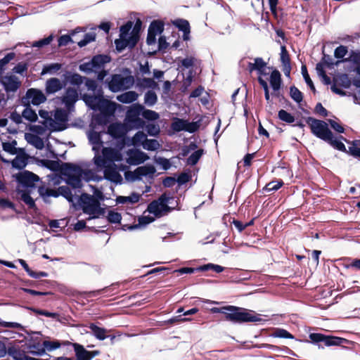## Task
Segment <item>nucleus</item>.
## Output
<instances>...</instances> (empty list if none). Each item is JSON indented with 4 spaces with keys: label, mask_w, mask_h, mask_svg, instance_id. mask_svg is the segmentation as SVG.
<instances>
[{
    "label": "nucleus",
    "mask_w": 360,
    "mask_h": 360,
    "mask_svg": "<svg viewBox=\"0 0 360 360\" xmlns=\"http://www.w3.org/2000/svg\"><path fill=\"white\" fill-rule=\"evenodd\" d=\"M225 319L233 323H242L246 322H262L264 321L261 315L253 311H249L245 308L233 305H227Z\"/></svg>",
    "instance_id": "nucleus-1"
},
{
    "label": "nucleus",
    "mask_w": 360,
    "mask_h": 360,
    "mask_svg": "<svg viewBox=\"0 0 360 360\" xmlns=\"http://www.w3.org/2000/svg\"><path fill=\"white\" fill-rule=\"evenodd\" d=\"M225 319L233 323H242L246 322H262L264 321L261 315L253 311H249L245 308L233 305H227Z\"/></svg>",
    "instance_id": "nucleus-2"
},
{
    "label": "nucleus",
    "mask_w": 360,
    "mask_h": 360,
    "mask_svg": "<svg viewBox=\"0 0 360 360\" xmlns=\"http://www.w3.org/2000/svg\"><path fill=\"white\" fill-rule=\"evenodd\" d=\"M61 174L65 176V182L74 189L82 187V177L85 174L84 170L78 165L69 162H63Z\"/></svg>",
    "instance_id": "nucleus-3"
},
{
    "label": "nucleus",
    "mask_w": 360,
    "mask_h": 360,
    "mask_svg": "<svg viewBox=\"0 0 360 360\" xmlns=\"http://www.w3.org/2000/svg\"><path fill=\"white\" fill-rule=\"evenodd\" d=\"M82 100L90 109L94 111L112 112L111 106L116 105L115 103L104 98L101 87L97 91L96 95L84 94L82 96Z\"/></svg>",
    "instance_id": "nucleus-4"
},
{
    "label": "nucleus",
    "mask_w": 360,
    "mask_h": 360,
    "mask_svg": "<svg viewBox=\"0 0 360 360\" xmlns=\"http://www.w3.org/2000/svg\"><path fill=\"white\" fill-rule=\"evenodd\" d=\"M38 193L41 198H42L44 202H48L49 197L58 198L60 195L64 197L68 202H74L75 200L78 202V197L76 193L72 194L70 188L68 186H59L57 190L45 188L44 186L38 187Z\"/></svg>",
    "instance_id": "nucleus-5"
},
{
    "label": "nucleus",
    "mask_w": 360,
    "mask_h": 360,
    "mask_svg": "<svg viewBox=\"0 0 360 360\" xmlns=\"http://www.w3.org/2000/svg\"><path fill=\"white\" fill-rule=\"evenodd\" d=\"M105 82L109 90L116 93L130 89L134 83V79L131 75L124 77L120 74H114L111 76L110 79L106 80Z\"/></svg>",
    "instance_id": "nucleus-6"
},
{
    "label": "nucleus",
    "mask_w": 360,
    "mask_h": 360,
    "mask_svg": "<svg viewBox=\"0 0 360 360\" xmlns=\"http://www.w3.org/2000/svg\"><path fill=\"white\" fill-rule=\"evenodd\" d=\"M307 122L310 124L311 133L316 137L327 141L333 138V133L328 129V124L321 120L309 117Z\"/></svg>",
    "instance_id": "nucleus-7"
},
{
    "label": "nucleus",
    "mask_w": 360,
    "mask_h": 360,
    "mask_svg": "<svg viewBox=\"0 0 360 360\" xmlns=\"http://www.w3.org/2000/svg\"><path fill=\"white\" fill-rule=\"evenodd\" d=\"M309 337L311 342L314 344L323 343V345L327 347L340 345L347 342V340L345 338L326 335L322 333H310Z\"/></svg>",
    "instance_id": "nucleus-8"
},
{
    "label": "nucleus",
    "mask_w": 360,
    "mask_h": 360,
    "mask_svg": "<svg viewBox=\"0 0 360 360\" xmlns=\"http://www.w3.org/2000/svg\"><path fill=\"white\" fill-rule=\"evenodd\" d=\"M68 110L57 108L54 112V120H49V125L55 131H63L66 129V123L68 121Z\"/></svg>",
    "instance_id": "nucleus-9"
},
{
    "label": "nucleus",
    "mask_w": 360,
    "mask_h": 360,
    "mask_svg": "<svg viewBox=\"0 0 360 360\" xmlns=\"http://www.w3.org/2000/svg\"><path fill=\"white\" fill-rule=\"evenodd\" d=\"M171 200H174V198L169 197L166 193H164L158 198V200H153L149 203L147 210L155 217H160L163 214V207L165 204L172 203Z\"/></svg>",
    "instance_id": "nucleus-10"
},
{
    "label": "nucleus",
    "mask_w": 360,
    "mask_h": 360,
    "mask_svg": "<svg viewBox=\"0 0 360 360\" xmlns=\"http://www.w3.org/2000/svg\"><path fill=\"white\" fill-rule=\"evenodd\" d=\"M15 179L19 184L27 188L26 190L35 188V184L40 180L39 176L27 170H23L17 174Z\"/></svg>",
    "instance_id": "nucleus-11"
},
{
    "label": "nucleus",
    "mask_w": 360,
    "mask_h": 360,
    "mask_svg": "<svg viewBox=\"0 0 360 360\" xmlns=\"http://www.w3.org/2000/svg\"><path fill=\"white\" fill-rule=\"evenodd\" d=\"M99 202L94 196L86 193H82L78 198V203L81 206L83 212L89 216L94 214V210L98 207Z\"/></svg>",
    "instance_id": "nucleus-12"
},
{
    "label": "nucleus",
    "mask_w": 360,
    "mask_h": 360,
    "mask_svg": "<svg viewBox=\"0 0 360 360\" xmlns=\"http://www.w3.org/2000/svg\"><path fill=\"white\" fill-rule=\"evenodd\" d=\"M46 100V97L42 91L31 88L29 89L24 96L22 98V102L23 104H29L32 103L34 105H39L43 103H44Z\"/></svg>",
    "instance_id": "nucleus-13"
},
{
    "label": "nucleus",
    "mask_w": 360,
    "mask_h": 360,
    "mask_svg": "<svg viewBox=\"0 0 360 360\" xmlns=\"http://www.w3.org/2000/svg\"><path fill=\"white\" fill-rule=\"evenodd\" d=\"M61 102L65 105L68 112L75 110V105L79 100V94L76 89L68 87L60 98Z\"/></svg>",
    "instance_id": "nucleus-14"
},
{
    "label": "nucleus",
    "mask_w": 360,
    "mask_h": 360,
    "mask_svg": "<svg viewBox=\"0 0 360 360\" xmlns=\"http://www.w3.org/2000/svg\"><path fill=\"white\" fill-rule=\"evenodd\" d=\"M0 82L7 94L17 91L21 84L18 78L15 75L1 77Z\"/></svg>",
    "instance_id": "nucleus-15"
},
{
    "label": "nucleus",
    "mask_w": 360,
    "mask_h": 360,
    "mask_svg": "<svg viewBox=\"0 0 360 360\" xmlns=\"http://www.w3.org/2000/svg\"><path fill=\"white\" fill-rule=\"evenodd\" d=\"M104 179L116 184H120L122 182L121 174L117 171L115 165H110L105 167L103 171Z\"/></svg>",
    "instance_id": "nucleus-16"
},
{
    "label": "nucleus",
    "mask_w": 360,
    "mask_h": 360,
    "mask_svg": "<svg viewBox=\"0 0 360 360\" xmlns=\"http://www.w3.org/2000/svg\"><path fill=\"white\" fill-rule=\"evenodd\" d=\"M65 86L63 81L61 82L58 78L51 77L48 79L45 84V91L47 95L54 94L60 91Z\"/></svg>",
    "instance_id": "nucleus-17"
},
{
    "label": "nucleus",
    "mask_w": 360,
    "mask_h": 360,
    "mask_svg": "<svg viewBox=\"0 0 360 360\" xmlns=\"http://www.w3.org/2000/svg\"><path fill=\"white\" fill-rule=\"evenodd\" d=\"M172 24L183 32V39L188 41L190 39L191 26L187 20L178 18L172 21Z\"/></svg>",
    "instance_id": "nucleus-18"
},
{
    "label": "nucleus",
    "mask_w": 360,
    "mask_h": 360,
    "mask_svg": "<svg viewBox=\"0 0 360 360\" xmlns=\"http://www.w3.org/2000/svg\"><path fill=\"white\" fill-rule=\"evenodd\" d=\"M63 83L65 85L67 82L74 86H80L84 81L85 77L81 76L78 73L65 71L63 75Z\"/></svg>",
    "instance_id": "nucleus-19"
},
{
    "label": "nucleus",
    "mask_w": 360,
    "mask_h": 360,
    "mask_svg": "<svg viewBox=\"0 0 360 360\" xmlns=\"http://www.w3.org/2000/svg\"><path fill=\"white\" fill-rule=\"evenodd\" d=\"M87 135L89 143L92 145V150L95 153H98L103 146L101 134L94 130H91L88 132Z\"/></svg>",
    "instance_id": "nucleus-20"
},
{
    "label": "nucleus",
    "mask_w": 360,
    "mask_h": 360,
    "mask_svg": "<svg viewBox=\"0 0 360 360\" xmlns=\"http://www.w3.org/2000/svg\"><path fill=\"white\" fill-rule=\"evenodd\" d=\"M144 110V106L139 103H135L131 105L126 112L125 121L127 123L133 121L139 117Z\"/></svg>",
    "instance_id": "nucleus-21"
},
{
    "label": "nucleus",
    "mask_w": 360,
    "mask_h": 360,
    "mask_svg": "<svg viewBox=\"0 0 360 360\" xmlns=\"http://www.w3.org/2000/svg\"><path fill=\"white\" fill-rule=\"evenodd\" d=\"M110 57L105 54H98L93 56L91 60L93 64V68L95 70V72L98 70L103 69L104 65L106 63H110Z\"/></svg>",
    "instance_id": "nucleus-22"
},
{
    "label": "nucleus",
    "mask_w": 360,
    "mask_h": 360,
    "mask_svg": "<svg viewBox=\"0 0 360 360\" xmlns=\"http://www.w3.org/2000/svg\"><path fill=\"white\" fill-rule=\"evenodd\" d=\"M89 328L91 330L93 335L100 340H103L105 338L110 337L111 343H112L114 339L115 338V337L113 335H107V330L103 328L97 326L95 323H91Z\"/></svg>",
    "instance_id": "nucleus-23"
},
{
    "label": "nucleus",
    "mask_w": 360,
    "mask_h": 360,
    "mask_svg": "<svg viewBox=\"0 0 360 360\" xmlns=\"http://www.w3.org/2000/svg\"><path fill=\"white\" fill-rule=\"evenodd\" d=\"M17 193L20 195V200L23 201L29 208L33 210L37 209L35 200L31 197L30 190H20L18 188Z\"/></svg>",
    "instance_id": "nucleus-24"
},
{
    "label": "nucleus",
    "mask_w": 360,
    "mask_h": 360,
    "mask_svg": "<svg viewBox=\"0 0 360 360\" xmlns=\"http://www.w3.org/2000/svg\"><path fill=\"white\" fill-rule=\"evenodd\" d=\"M7 354L14 360H24L26 354L18 345L10 342L8 345Z\"/></svg>",
    "instance_id": "nucleus-25"
},
{
    "label": "nucleus",
    "mask_w": 360,
    "mask_h": 360,
    "mask_svg": "<svg viewBox=\"0 0 360 360\" xmlns=\"http://www.w3.org/2000/svg\"><path fill=\"white\" fill-rule=\"evenodd\" d=\"M148 159V156L141 150L131 151L128 162L131 165H139Z\"/></svg>",
    "instance_id": "nucleus-26"
},
{
    "label": "nucleus",
    "mask_w": 360,
    "mask_h": 360,
    "mask_svg": "<svg viewBox=\"0 0 360 360\" xmlns=\"http://www.w3.org/2000/svg\"><path fill=\"white\" fill-rule=\"evenodd\" d=\"M108 134L115 139L121 138L125 133L124 126L121 123H113L108 127Z\"/></svg>",
    "instance_id": "nucleus-27"
},
{
    "label": "nucleus",
    "mask_w": 360,
    "mask_h": 360,
    "mask_svg": "<svg viewBox=\"0 0 360 360\" xmlns=\"http://www.w3.org/2000/svg\"><path fill=\"white\" fill-rule=\"evenodd\" d=\"M74 349L77 360H91L94 357V355L91 354V352L85 349L79 344H74Z\"/></svg>",
    "instance_id": "nucleus-28"
},
{
    "label": "nucleus",
    "mask_w": 360,
    "mask_h": 360,
    "mask_svg": "<svg viewBox=\"0 0 360 360\" xmlns=\"http://www.w3.org/2000/svg\"><path fill=\"white\" fill-rule=\"evenodd\" d=\"M139 94L134 91H129L117 96L116 99L122 103H131L138 99Z\"/></svg>",
    "instance_id": "nucleus-29"
},
{
    "label": "nucleus",
    "mask_w": 360,
    "mask_h": 360,
    "mask_svg": "<svg viewBox=\"0 0 360 360\" xmlns=\"http://www.w3.org/2000/svg\"><path fill=\"white\" fill-rule=\"evenodd\" d=\"M111 109L112 110V112H103L100 111L99 114L96 115L94 116L93 120L99 125H103L106 124L108 122V118L115 113V109H116V105L111 106Z\"/></svg>",
    "instance_id": "nucleus-30"
},
{
    "label": "nucleus",
    "mask_w": 360,
    "mask_h": 360,
    "mask_svg": "<svg viewBox=\"0 0 360 360\" xmlns=\"http://www.w3.org/2000/svg\"><path fill=\"white\" fill-rule=\"evenodd\" d=\"M348 62V59L335 60L330 55L323 53L321 63L327 67L328 69H333L335 66H338L341 63Z\"/></svg>",
    "instance_id": "nucleus-31"
},
{
    "label": "nucleus",
    "mask_w": 360,
    "mask_h": 360,
    "mask_svg": "<svg viewBox=\"0 0 360 360\" xmlns=\"http://www.w3.org/2000/svg\"><path fill=\"white\" fill-rule=\"evenodd\" d=\"M25 136L27 143L34 146L37 149L41 150L44 148V142L40 136L32 134H26Z\"/></svg>",
    "instance_id": "nucleus-32"
},
{
    "label": "nucleus",
    "mask_w": 360,
    "mask_h": 360,
    "mask_svg": "<svg viewBox=\"0 0 360 360\" xmlns=\"http://www.w3.org/2000/svg\"><path fill=\"white\" fill-rule=\"evenodd\" d=\"M282 83L281 75L278 70H274L270 75V84L274 91L280 89Z\"/></svg>",
    "instance_id": "nucleus-33"
},
{
    "label": "nucleus",
    "mask_w": 360,
    "mask_h": 360,
    "mask_svg": "<svg viewBox=\"0 0 360 360\" xmlns=\"http://www.w3.org/2000/svg\"><path fill=\"white\" fill-rule=\"evenodd\" d=\"M338 139H335L334 136H333V138H331L330 140H328L326 142H328L334 148L342 152L347 153L348 150H347L345 144L342 142V140L347 143L349 142L347 141V139L344 138L342 136H340Z\"/></svg>",
    "instance_id": "nucleus-34"
},
{
    "label": "nucleus",
    "mask_w": 360,
    "mask_h": 360,
    "mask_svg": "<svg viewBox=\"0 0 360 360\" xmlns=\"http://www.w3.org/2000/svg\"><path fill=\"white\" fill-rule=\"evenodd\" d=\"M115 44L116 49L118 52H122L127 47H129V49H133L135 46H132L129 37L128 38L120 37L119 39H115Z\"/></svg>",
    "instance_id": "nucleus-35"
},
{
    "label": "nucleus",
    "mask_w": 360,
    "mask_h": 360,
    "mask_svg": "<svg viewBox=\"0 0 360 360\" xmlns=\"http://www.w3.org/2000/svg\"><path fill=\"white\" fill-rule=\"evenodd\" d=\"M24 105L25 108L22 112V117L30 122H35L38 119L35 110H32L29 104H24Z\"/></svg>",
    "instance_id": "nucleus-36"
},
{
    "label": "nucleus",
    "mask_w": 360,
    "mask_h": 360,
    "mask_svg": "<svg viewBox=\"0 0 360 360\" xmlns=\"http://www.w3.org/2000/svg\"><path fill=\"white\" fill-rule=\"evenodd\" d=\"M266 67V63L264 62L262 58H255V62L248 63V70L250 72H252L254 70L261 72L264 68Z\"/></svg>",
    "instance_id": "nucleus-37"
},
{
    "label": "nucleus",
    "mask_w": 360,
    "mask_h": 360,
    "mask_svg": "<svg viewBox=\"0 0 360 360\" xmlns=\"http://www.w3.org/2000/svg\"><path fill=\"white\" fill-rule=\"evenodd\" d=\"M23 153L22 155H17L11 162V165L13 168L22 169L27 165V158L26 154Z\"/></svg>",
    "instance_id": "nucleus-38"
},
{
    "label": "nucleus",
    "mask_w": 360,
    "mask_h": 360,
    "mask_svg": "<svg viewBox=\"0 0 360 360\" xmlns=\"http://www.w3.org/2000/svg\"><path fill=\"white\" fill-rule=\"evenodd\" d=\"M62 65L58 63H49L44 65L41 75H44L46 74L53 75L60 70Z\"/></svg>",
    "instance_id": "nucleus-39"
},
{
    "label": "nucleus",
    "mask_w": 360,
    "mask_h": 360,
    "mask_svg": "<svg viewBox=\"0 0 360 360\" xmlns=\"http://www.w3.org/2000/svg\"><path fill=\"white\" fill-rule=\"evenodd\" d=\"M16 145L17 141L15 140H13L12 141L2 143V148L5 152H7L11 155H15L18 153V150L23 151V149L22 148H17L15 147Z\"/></svg>",
    "instance_id": "nucleus-40"
},
{
    "label": "nucleus",
    "mask_w": 360,
    "mask_h": 360,
    "mask_svg": "<svg viewBox=\"0 0 360 360\" xmlns=\"http://www.w3.org/2000/svg\"><path fill=\"white\" fill-rule=\"evenodd\" d=\"M148 31L155 35L160 34L164 31V23L160 20H153L150 24Z\"/></svg>",
    "instance_id": "nucleus-41"
},
{
    "label": "nucleus",
    "mask_w": 360,
    "mask_h": 360,
    "mask_svg": "<svg viewBox=\"0 0 360 360\" xmlns=\"http://www.w3.org/2000/svg\"><path fill=\"white\" fill-rule=\"evenodd\" d=\"M146 138V135L143 131H139L131 137V145L134 147L143 146Z\"/></svg>",
    "instance_id": "nucleus-42"
},
{
    "label": "nucleus",
    "mask_w": 360,
    "mask_h": 360,
    "mask_svg": "<svg viewBox=\"0 0 360 360\" xmlns=\"http://www.w3.org/2000/svg\"><path fill=\"white\" fill-rule=\"evenodd\" d=\"M140 195L136 193H132L129 196H118L116 201L117 203L124 204L126 202L136 203L139 202Z\"/></svg>",
    "instance_id": "nucleus-43"
},
{
    "label": "nucleus",
    "mask_w": 360,
    "mask_h": 360,
    "mask_svg": "<svg viewBox=\"0 0 360 360\" xmlns=\"http://www.w3.org/2000/svg\"><path fill=\"white\" fill-rule=\"evenodd\" d=\"M141 22H136L135 25L134 26L131 33L129 34L130 41L132 46H136L139 39V32L141 30Z\"/></svg>",
    "instance_id": "nucleus-44"
},
{
    "label": "nucleus",
    "mask_w": 360,
    "mask_h": 360,
    "mask_svg": "<svg viewBox=\"0 0 360 360\" xmlns=\"http://www.w3.org/2000/svg\"><path fill=\"white\" fill-rule=\"evenodd\" d=\"M137 85L139 87L149 88L151 89H155L158 87V83L155 82L153 79L147 77H143V79H140L138 82Z\"/></svg>",
    "instance_id": "nucleus-45"
},
{
    "label": "nucleus",
    "mask_w": 360,
    "mask_h": 360,
    "mask_svg": "<svg viewBox=\"0 0 360 360\" xmlns=\"http://www.w3.org/2000/svg\"><path fill=\"white\" fill-rule=\"evenodd\" d=\"M204 153L203 149H198L195 150L186 160V164L188 165L194 166L195 165L202 155Z\"/></svg>",
    "instance_id": "nucleus-46"
},
{
    "label": "nucleus",
    "mask_w": 360,
    "mask_h": 360,
    "mask_svg": "<svg viewBox=\"0 0 360 360\" xmlns=\"http://www.w3.org/2000/svg\"><path fill=\"white\" fill-rule=\"evenodd\" d=\"M158 101L156 94L152 91H148L144 95V103L148 107H153Z\"/></svg>",
    "instance_id": "nucleus-47"
},
{
    "label": "nucleus",
    "mask_w": 360,
    "mask_h": 360,
    "mask_svg": "<svg viewBox=\"0 0 360 360\" xmlns=\"http://www.w3.org/2000/svg\"><path fill=\"white\" fill-rule=\"evenodd\" d=\"M137 169L141 179H142L143 176L153 175L156 171L154 166L150 165L139 167Z\"/></svg>",
    "instance_id": "nucleus-48"
},
{
    "label": "nucleus",
    "mask_w": 360,
    "mask_h": 360,
    "mask_svg": "<svg viewBox=\"0 0 360 360\" xmlns=\"http://www.w3.org/2000/svg\"><path fill=\"white\" fill-rule=\"evenodd\" d=\"M352 61L356 65V72L360 75V51H352L349 53L348 62Z\"/></svg>",
    "instance_id": "nucleus-49"
},
{
    "label": "nucleus",
    "mask_w": 360,
    "mask_h": 360,
    "mask_svg": "<svg viewBox=\"0 0 360 360\" xmlns=\"http://www.w3.org/2000/svg\"><path fill=\"white\" fill-rule=\"evenodd\" d=\"M290 96L297 103H300L303 100L302 93L295 86L290 87Z\"/></svg>",
    "instance_id": "nucleus-50"
},
{
    "label": "nucleus",
    "mask_w": 360,
    "mask_h": 360,
    "mask_svg": "<svg viewBox=\"0 0 360 360\" xmlns=\"http://www.w3.org/2000/svg\"><path fill=\"white\" fill-rule=\"evenodd\" d=\"M96 34L95 32H88L84 35V37L82 40L77 42L78 46L82 48L86 46L90 42L94 41L96 40Z\"/></svg>",
    "instance_id": "nucleus-51"
},
{
    "label": "nucleus",
    "mask_w": 360,
    "mask_h": 360,
    "mask_svg": "<svg viewBox=\"0 0 360 360\" xmlns=\"http://www.w3.org/2000/svg\"><path fill=\"white\" fill-rule=\"evenodd\" d=\"M160 145L159 142L155 139H148L146 138L144 143H143V148L145 150L150 151H155L160 148Z\"/></svg>",
    "instance_id": "nucleus-52"
},
{
    "label": "nucleus",
    "mask_w": 360,
    "mask_h": 360,
    "mask_svg": "<svg viewBox=\"0 0 360 360\" xmlns=\"http://www.w3.org/2000/svg\"><path fill=\"white\" fill-rule=\"evenodd\" d=\"M198 269H200L201 271L212 270L217 273H221L224 271V267H223L222 266H220L219 264L208 263V264L200 266L198 267Z\"/></svg>",
    "instance_id": "nucleus-53"
},
{
    "label": "nucleus",
    "mask_w": 360,
    "mask_h": 360,
    "mask_svg": "<svg viewBox=\"0 0 360 360\" xmlns=\"http://www.w3.org/2000/svg\"><path fill=\"white\" fill-rule=\"evenodd\" d=\"M348 53V48L346 46L340 45L338 46L334 51V57L338 60H344L345 56ZM347 58L346 59H348Z\"/></svg>",
    "instance_id": "nucleus-54"
},
{
    "label": "nucleus",
    "mask_w": 360,
    "mask_h": 360,
    "mask_svg": "<svg viewBox=\"0 0 360 360\" xmlns=\"http://www.w3.org/2000/svg\"><path fill=\"white\" fill-rule=\"evenodd\" d=\"M301 73L302 75V77L305 81V82L307 83V84L309 86V87L310 88V89L314 92L315 93L316 91V89H315V86L313 84V82L311 81L309 74H308V71H307V68L306 67V65H302V67H301Z\"/></svg>",
    "instance_id": "nucleus-55"
},
{
    "label": "nucleus",
    "mask_w": 360,
    "mask_h": 360,
    "mask_svg": "<svg viewBox=\"0 0 360 360\" xmlns=\"http://www.w3.org/2000/svg\"><path fill=\"white\" fill-rule=\"evenodd\" d=\"M278 117L279 120L288 124L293 123L295 122V117L290 112L285 110H280L278 112Z\"/></svg>",
    "instance_id": "nucleus-56"
},
{
    "label": "nucleus",
    "mask_w": 360,
    "mask_h": 360,
    "mask_svg": "<svg viewBox=\"0 0 360 360\" xmlns=\"http://www.w3.org/2000/svg\"><path fill=\"white\" fill-rule=\"evenodd\" d=\"M186 120L176 118L172 123V129L174 131H181L186 129Z\"/></svg>",
    "instance_id": "nucleus-57"
},
{
    "label": "nucleus",
    "mask_w": 360,
    "mask_h": 360,
    "mask_svg": "<svg viewBox=\"0 0 360 360\" xmlns=\"http://www.w3.org/2000/svg\"><path fill=\"white\" fill-rule=\"evenodd\" d=\"M280 56H281V62L282 63L283 67L291 65L289 53L286 49L285 46H284V45L281 46V47Z\"/></svg>",
    "instance_id": "nucleus-58"
},
{
    "label": "nucleus",
    "mask_w": 360,
    "mask_h": 360,
    "mask_svg": "<svg viewBox=\"0 0 360 360\" xmlns=\"http://www.w3.org/2000/svg\"><path fill=\"white\" fill-rule=\"evenodd\" d=\"M141 115L144 119L148 121H155L158 120L160 117V115L158 112L151 110L146 109L145 108L142 111Z\"/></svg>",
    "instance_id": "nucleus-59"
},
{
    "label": "nucleus",
    "mask_w": 360,
    "mask_h": 360,
    "mask_svg": "<svg viewBox=\"0 0 360 360\" xmlns=\"http://www.w3.org/2000/svg\"><path fill=\"white\" fill-rule=\"evenodd\" d=\"M53 39V35L50 34L49 37H45L44 39H39L38 41H35L32 42L31 44L32 47L41 48L45 46L49 45Z\"/></svg>",
    "instance_id": "nucleus-60"
},
{
    "label": "nucleus",
    "mask_w": 360,
    "mask_h": 360,
    "mask_svg": "<svg viewBox=\"0 0 360 360\" xmlns=\"http://www.w3.org/2000/svg\"><path fill=\"white\" fill-rule=\"evenodd\" d=\"M15 56V53L11 52L7 53L3 58L0 60V77L4 70V67L12 60Z\"/></svg>",
    "instance_id": "nucleus-61"
},
{
    "label": "nucleus",
    "mask_w": 360,
    "mask_h": 360,
    "mask_svg": "<svg viewBox=\"0 0 360 360\" xmlns=\"http://www.w3.org/2000/svg\"><path fill=\"white\" fill-rule=\"evenodd\" d=\"M42 346L45 348V350L49 352L53 351L56 349H58L60 347V343L58 340H44L42 342Z\"/></svg>",
    "instance_id": "nucleus-62"
},
{
    "label": "nucleus",
    "mask_w": 360,
    "mask_h": 360,
    "mask_svg": "<svg viewBox=\"0 0 360 360\" xmlns=\"http://www.w3.org/2000/svg\"><path fill=\"white\" fill-rule=\"evenodd\" d=\"M133 26V22L131 21H128L124 25H122L120 28V37L128 38L129 34V32L131 30Z\"/></svg>",
    "instance_id": "nucleus-63"
},
{
    "label": "nucleus",
    "mask_w": 360,
    "mask_h": 360,
    "mask_svg": "<svg viewBox=\"0 0 360 360\" xmlns=\"http://www.w3.org/2000/svg\"><path fill=\"white\" fill-rule=\"evenodd\" d=\"M352 143V146L348 148L347 153H349V155H352L354 158H360V148L357 147L359 141L355 140L353 141Z\"/></svg>",
    "instance_id": "nucleus-64"
}]
</instances>
